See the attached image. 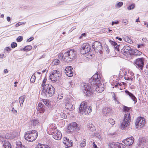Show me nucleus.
Wrapping results in <instances>:
<instances>
[{"instance_id":"c9c22d12","label":"nucleus","mask_w":148,"mask_h":148,"mask_svg":"<svg viewBox=\"0 0 148 148\" xmlns=\"http://www.w3.org/2000/svg\"><path fill=\"white\" fill-rule=\"evenodd\" d=\"M19 102L21 104H21H23L24 101V97L23 96H21L20 97L19 99Z\"/></svg>"},{"instance_id":"864d4df0","label":"nucleus","mask_w":148,"mask_h":148,"mask_svg":"<svg viewBox=\"0 0 148 148\" xmlns=\"http://www.w3.org/2000/svg\"><path fill=\"white\" fill-rule=\"evenodd\" d=\"M12 111L13 112L16 114H17V111L16 110H15L14 108H13L12 110Z\"/></svg>"},{"instance_id":"9b49d317","label":"nucleus","mask_w":148,"mask_h":148,"mask_svg":"<svg viewBox=\"0 0 148 148\" xmlns=\"http://www.w3.org/2000/svg\"><path fill=\"white\" fill-rule=\"evenodd\" d=\"M90 49V47L88 43H84L82 45L80 52L81 54H85L89 52Z\"/></svg>"},{"instance_id":"7c9ffc66","label":"nucleus","mask_w":148,"mask_h":148,"mask_svg":"<svg viewBox=\"0 0 148 148\" xmlns=\"http://www.w3.org/2000/svg\"><path fill=\"white\" fill-rule=\"evenodd\" d=\"M39 123L38 121L37 120H33L31 122V125L34 126H38Z\"/></svg>"},{"instance_id":"09e8293b","label":"nucleus","mask_w":148,"mask_h":148,"mask_svg":"<svg viewBox=\"0 0 148 148\" xmlns=\"http://www.w3.org/2000/svg\"><path fill=\"white\" fill-rule=\"evenodd\" d=\"M23 40V37L21 36H19L17 38L16 40L17 42H20L22 41Z\"/></svg>"},{"instance_id":"2f4dec72","label":"nucleus","mask_w":148,"mask_h":148,"mask_svg":"<svg viewBox=\"0 0 148 148\" xmlns=\"http://www.w3.org/2000/svg\"><path fill=\"white\" fill-rule=\"evenodd\" d=\"M38 148H50V147L47 145L42 144H38Z\"/></svg>"},{"instance_id":"a19ab883","label":"nucleus","mask_w":148,"mask_h":148,"mask_svg":"<svg viewBox=\"0 0 148 148\" xmlns=\"http://www.w3.org/2000/svg\"><path fill=\"white\" fill-rule=\"evenodd\" d=\"M108 121L112 125H113L115 123V122L114 120L112 119H109L108 120Z\"/></svg>"},{"instance_id":"20e7f679","label":"nucleus","mask_w":148,"mask_h":148,"mask_svg":"<svg viewBox=\"0 0 148 148\" xmlns=\"http://www.w3.org/2000/svg\"><path fill=\"white\" fill-rule=\"evenodd\" d=\"M86 102L83 101L82 102L80 105L79 108V111L82 114H88L92 112V108L90 106H86Z\"/></svg>"},{"instance_id":"c03bdc74","label":"nucleus","mask_w":148,"mask_h":148,"mask_svg":"<svg viewBox=\"0 0 148 148\" xmlns=\"http://www.w3.org/2000/svg\"><path fill=\"white\" fill-rule=\"evenodd\" d=\"M130 109V108L128 107L125 106H124L123 108V110L125 112H127Z\"/></svg>"},{"instance_id":"7ed1b4c3","label":"nucleus","mask_w":148,"mask_h":148,"mask_svg":"<svg viewBox=\"0 0 148 148\" xmlns=\"http://www.w3.org/2000/svg\"><path fill=\"white\" fill-rule=\"evenodd\" d=\"M38 133L36 130H32L31 131L27 132L25 135V139L29 142H32L36 138Z\"/></svg>"},{"instance_id":"5fc2aeb1","label":"nucleus","mask_w":148,"mask_h":148,"mask_svg":"<svg viewBox=\"0 0 148 148\" xmlns=\"http://www.w3.org/2000/svg\"><path fill=\"white\" fill-rule=\"evenodd\" d=\"M34 39V37H31L30 38L28 39L27 42H30L32 40Z\"/></svg>"},{"instance_id":"f3484780","label":"nucleus","mask_w":148,"mask_h":148,"mask_svg":"<svg viewBox=\"0 0 148 148\" xmlns=\"http://www.w3.org/2000/svg\"><path fill=\"white\" fill-rule=\"evenodd\" d=\"M63 143L66 145L65 147L66 148H68L71 146L73 144L72 141L70 140L69 139L66 137L64 138Z\"/></svg>"},{"instance_id":"13d9d810","label":"nucleus","mask_w":148,"mask_h":148,"mask_svg":"<svg viewBox=\"0 0 148 148\" xmlns=\"http://www.w3.org/2000/svg\"><path fill=\"white\" fill-rule=\"evenodd\" d=\"M21 25V24L20 23H17L16 24L15 26L16 27H18L20 25Z\"/></svg>"},{"instance_id":"f704fd0d","label":"nucleus","mask_w":148,"mask_h":148,"mask_svg":"<svg viewBox=\"0 0 148 148\" xmlns=\"http://www.w3.org/2000/svg\"><path fill=\"white\" fill-rule=\"evenodd\" d=\"M67 72H66V75L69 77H71L73 75V73L71 71H66Z\"/></svg>"},{"instance_id":"dca6fc26","label":"nucleus","mask_w":148,"mask_h":148,"mask_svg":"<svg viewBox=\"0 0 148 148\" xmlns=\"http://www.w3.org/2000/svg\"><path fill=\"white\" fill-rule=\"evenodd\" d=\"M110 148H125V146L122 143H112L109 145Z\"/></svg>"},{"instance_id":"052dcab7","label":"nucleus","mask_w":148,"mask_h":148,"mask_svg":"<svg viewBox=\"0 0 148 148\" xmlns=\"http://www.w3.org/2000/svg\"><path fill=\"white\" fill-rule=\"evenodd\" d=\"M7 20L8 22H10L11 20L9 16L7 17Z\"/></svg>"},{"instance_id":"3c124183","label":"nucleus","mask_w":148,"mask_h":148,"mask_svg":"<svg viewBox=\"0 0 148 148\" xmlns=\"http://www.w3.org/2000/svg\"><path fill=\"white\" fill-rule=\"evenodd\" d=\"M55 129L52 126L49 129L51 133H53L54 132Z\"/></svg>"},{"instance_id":"412c9836","label":"nucleus","mask_w":148,"mask_h":148,"mask_svg":"<svg viewBox=\"0 0 148 148\" xmlns=\"http://www.w3.org/2000/svg\"><path fill=\"white\" fill-rule=\"evenodd\" d=\"M97 86L95 88L96 91L98 92H102L104 90V85L99 83L97 85Z\"/></svg>"},{"instance_id":"f8f14e48","label":"nucleus","mask_w":148,"mask_h":148,"mask_svg":"<svg viewBox=\"0 0 148 148\" xmlns=\"http://www.w3.org/2000/svg\"><path fill=\"white\" fill-rule=\"evenodd\" d=\"M145 123V120L144 118L142 117H138L136 120L135 125L137 128H141L144 126Z\"/></svg>"},{"instance_id":"393cba45","label":"nucleus","mask_w":148,"mask_h":148,"mask_svg":"<svg viewBox=\"0 0 148 148\" xmlns=\"http://www.w3.org/2000/svg\"><path fill=\"white\" fill-rule=\"evenodd\" d=\"M125 93L128 95L134 102L135 103L137 101V100L135 97L131 93L128 91L126 90L125 91Z\"/></svg>"},{"instance_id":"c85d7f7f","label":"nucleus","mask_w":148,"mask_h":148,"mask_svg":"<svg viewBox=\"0 0 148 148\" xmlns=\"http://www.w3.org/2000/svg\"><path fill=\"white\" fill-rule=\"evenodd\" d=\"M65 108L69 110H71L74 108L73 105L70 103H67L65 105Z\"/></svg>"},{"instance_id":"e2e57ef3","label":"nucleus","mask_w":148,"mask_h":148,"mask_svg":"<svg viewBox=\"0 0 148 148\" xmlns=\"http://www.w3.org/2000/svg\"><path fill=\"white\" fill-rule=\"evenodd\" d=\"M116 39H118L120 41H121L122 40V39L121 38H119L118 36L116 37Z\"/></svg>"},{"instance_id":"338daca9","label":"nucleus","mask_w":148,"mask_h":148,"mask_svg":"<svg viewBox=\"0 0 148 148\" xmlns=\"http://www.w3.org/2000/svg\"><path fill=\"white\" fill-rule=\"evenodd\" d=\"M16 148H26L24 145H23L22 146L20 147H16Z\"/></svg>"},{"instance_id":"a878e982","label":"nucleus","mask_w":148,"mask_h":148,"mask_svg":"<svg viewBox=\"0 0 148 148\" xmlns=\"http://www.w3.org/2000/svg\"><path fill=\"white\" fill-rule=\"evenodd\" d=\"M131 55L138 56L141 55L142 52L138 50L133 49Z\"/></svg>"},{"instance_id":"79ce46f5","label":"nucleus","mask_w":148,"mask_h":148,"mask_svg":"<svg viewBox=\"0 0 148 148\" xmlns=\"http://www.w3.org/2000/svg\"><path fill=\"white\" fill-rule=\"evenodd\" d=\"M35 79H36V77L34 75H33L32 76L30 79V81L32 83H34V82H35Z\"/></svg>"},{"instance_id":"9d476101","label":"nucleus","mask_w":148,"mask_h":148,"mask_svg":"<svg viewBox=\"0 0 148 148\" xmlns=\"http://www.w3.org/2000/svg\"><path fill=\"white\" fill-rule=\"evenodd\" d=\"M92 46L95 51H98L100 54L102 53L103 48L101 42L98 41H95L92 43Z\"/></svg>"},{"instance_id":"603ef678","label":"nucleus","mask_w":148,"mask_h":148,"mask_svg":"<svg viewBox=\"0 0 148 148\" xmlns=\"http://www.w3.org/2000/svg\"><path fill=\"white\" fill-rule=\"evenodd\" d=\"M11 50V49L9 47H7L5 48L4 51H7L8 53H9Z\"/></svg>"},{"instance_id":"a18cd8bd","label":"nucleus","mask_w":148,"mask_h":148,"mask_svg":"<svg viewBox=\"0 0 148 148\" xmlns=\"http://www.w3.org/2000/svg\"><path fill=\"white\" fill-rule=\"evenodd\" d=\"M17 46V44L14 42H13L11 44V47L12 48H14Z\"/></svg>"},{"instance_id":"aec40b11","label":"nucleus","mask_w":148,"mask_h":148,"mask_svg":"<svg viewBox=\"0 0 148 148\" xmlns=\"http://www.w3.org/2000/svg\"><path fill=\"white\" fill-rule=\"evenodd\" d=\"M134 138L132 136L126 139L124 141V143L127 145H132L134 142Z\"/></svg>"},{"instance_id":"de8ad7c7","label":"nucleus","mask_w":148,"mask_h":148,"mask_svg":"<svg viewBox=\"0 0 148 148\" xmlns=\"http://www.w3.org/2000/svg\"><path fill=\"white\" fill-rule=\"evenodd\" d=\"M109 42L111 43L112 45L114 46V47L117 45V43H116L115 41H113L110 40H109Z\"/></svg>"},{"instance_id":"37998d69","label":"nucleus","mask_w":148,"mask_h":148,"mask_svg":"<svg viewBox=\"0 0 148 148\" xmlns=\"http://www.w3.org/2000/svg\"><path fill=\"white\" fill-rule=\"evenodd\" d=\"M120 47V46H118V45H117L114 47L115 49V51L116 53L119 51L120 50L119 47Z\"/></svg>"},{"instance_id":"72a5a7b5","label":"nucleus","mask_w":148,"mask_h":148,"mask_svg":"<svg viewBox=\"0 0 148 148\" xmlns=\"http://www.w3.org/2000/svg\"><path fill=\"white\" fill-rule=\"evenodd\" d=\"M32 48V46L28 45L25 46L24 49V50L25 51H29Z\"/></svg>"},{"instance_id":"2eb2a0df","label":"nucleus","mask_w":148,"mask_h":148,"mask_svg":"<svg viewBox=\"0 0 148 148\" xmlns=\"http://www.w3.org/2000/svg\"><path fill=\"white\" fill-rule=\"evenodd\" d=\"M147 140L145 137H140L139 138L137 143L138 147H143V146L146 145L147 143Z\"/></svg>"},{"instance_id":"5701e85b","label":"nucleus","mask_w":148,"mask_h":148,"mask_svg":"<svg viewBox=\"0 0 148 148\" xmlns=\"http://www.w3.org/2000/svg\"><path fill=\"white\" fill-rule=\"evenodd\" d=\"M57 130V133L53 136V137L56 140H59L62 137V135L61 132L59 130Z\"/></svg>"},{"instance_id":"39448f33","label":"nucleus","mask_w":148,"mask_h":148,"mask_svg":"<svg viewBox=\"0 0 148 148\" xmlns=\"http://www.w3.org/2000/svg\"><path fill=\"white\" fill-rule=\"evenodd\" d=\"M61 76L60 72L56 70H53L51 71V74L49 76V78L52 82L57 83Z\"/></svg>"},{"instance_id":"ea45409f","label":"nucleus","mask_w":148,"mask_h":148,"mask_svg":"<svg viewBox=\"0 0 148 148\" xmlns=\"http://www.w3.org/2000/svg\"><path fill=\"white\" fill-rule=\"evenodd\" d=\"M42 101L44 104L47 106L49 105L50 103L49 101L47 99H42Z\"/></svg>"},{"instance_id":"bb28decb","label":"nucleus","mask_w":148,"mask_h":148,"mask_svg":"<svg viewBox=\"0 0 148 148\" xmlns=\"http://www.w3.org/2000/svg\"><path fill=\"white\" fill-rule=\"evenodd\" d=\"M3 146L5 148H11V146L10 143L8 141L4 140L2 142Z\"/></svg>"},{"instance_id":"6e6d98bb","label":"nucleus","mask_w":148,"mask_h":148,"mask_svg":"<svg viewBox=\"0 0 148 148\" xmlns=\"http://www.w3.org/2000/svg\"><path fill=\"white\" fill-rule=\"evenodd\" d=\"M67 69H68V71H72V69H73V68H72V67L71 66H68L67 67Z\"/></svg>"},{"instance_id":"6ab92c4d","label":"nucleus","mask_w":148,"mask_h":148,"mask_svg":"<svg viewBox=\"0 0 148 148\" xmlns=\"http://www.w3.org/2000/svg\"><path fill=\"white\" fill-rule=\"evenodd\" d=\"M18 134L16 132H10L6 134L5 137L7 139H12L15 137Z\"/></svg>"},{"instance_id":"1a4fd4ad","label":"nucleus","mask_w":148,"mask_h":148,"mask_svg":"<svg viewBox=\"0 0 148 148\" xmlns=\"http://www.w3.org/2000/svg\"><path fill=\"white\" fill-rule=\"evenodd\" d=\"M82 88L84 92L85 95L89 96L92 94V89L90 85L85 84Z\"/></svg>"},{"instance_id":"6e6552de","label":"nucleus","mask_w":148,"mask_h":148,"mask_svg":"<svg viewBox=\"0 0 148 148\" xmlns=\"http://www.w3.org/2000/svg\"><path fill=\"white\" fill-rule=\"evenodd\" d=\"M130 121V113H127L125 114L123 120L121 123V128L122 129H124L129 124V121Z\"/></svg>"},{"instance_id":"58836bf2","label":"nucleus","mask_w":148,"mask_h":148,"mask_svg":"<svg viewBox=\"0 0 148 148\" xmlns=\"http://www.w3.org/2000/svg\"><path fill=\"white\" fill-rule=\"evenodd\" d=\"M135 6V5L134 3L132 4L131 5L129 6L127 8V9L128 10H130L134 9Z\"/></svg>"},{"instance_id":"cd10ccee","label":"nucleus","mask_w":148,"mask_h":148,"mask_svg":"<svg viewBox=\"0 0 148 148\" xmlns=\"http://www.w3.org/2000/svg\"><path fill=\"white\" fill-rule=\"evenodd\" d=\"M87 127L88 128V130L91 131H93L95 130L94 125L91 122L88 123L87 124Z\"/></svg>"},{"instance_id":"f03ea898","label":"nucleus","mask_w":148,"mask_h":148,"mask_svg":"<svg viewBox=\"0 0 148 148\" xmlns=\"http://www.w3.org/2000/svg\"><path fill=\"white\" fill-rule=\"evenodd\" d=\"M41 94L46 97H49L53 96L54 94L55 90L54 87L50 84H46L42 90Z\"/></svg>"},{"instance_id":"4be33fe9","label":"nucleus","mask_w":148,"mask_h":148,"mask_svg":"<svg viewBox=\"0 0 148 148\" xmlns=\"http://www.w3.org/2000/svg\"><path fill=\"white\" fill-rule=\"evenodd\" d=\"M134 78V74L131 72H129L125 75V79L127 80H132Z\"/></svg>"},{"instance_id":"680f3d73","label":"nucleus","mask_w":148,"mask_h":148,"mask_svg":"<svg viewBox=\"0 0 148 148\" xmlns=\"http://www.w3.org/2000/svg\"><path fill=\"white\" fill-rule=\"evenodd\" d=\"M62 98H63L62 96H61L60 95V96H59V95L58 96V98L59 99H62Z\"/></svg>"},{"instance_id":"69168bd1","label":"nucleus","mask_w":148,"mask_h":148,"mask_svg":"<svg viewBox=\"0 0 148 148\" xmlns=\"http://www.w3.org/2000/svg\"><path fill=\"white\" fill-rule=\"evenodd\" d=\"M4 56V54H0V58H2Z\"/></svg>"},{"instance_id":"b1692460","label":"nucleus","mask_w":148,"mask_h":148,"mask_svg":"<svg viewBox=\"0 0 148 148\" xmlns=\"http://www.w3.org/2000/svg\"><path fill=\"white\" fill-rule=\"evenodd\" d=\"M37 110L41 113H43L45 112V106L43 104L39 103L38 105Z\"/></svg>"},{"instance_id":"774afa93","label":"nucleus","mask_w":148,"mask_h":148,"mask_svg":"<svg viewBox=\"0 0 148 148\" xmlns=\"http://www.w3.org/2000/svg\"><path fill=\"white\" fill-rule=\"evenodd\" d=\"M45 84V83H43V82H42V85H41V86L42 87H43V88L45 86V85H46V84Z\"/></svg>"},{"instance_id":"4468645a","label":"nucleus","mask_w":148,"mask_h":148,"mask_svg":"<svg viewBox=\"0 0 148 148\" xmlns=\"http://www.w3.org/2000/svg\"><path fill=\"white\" fill-rule=\"evenodd\" d=\"M133 48L129 46H125L123 48L121 49V51L124 55L126 54L131 55Z\"/></svg>"},{"instance_id":"49530a36","label":"nucleus","mask_w":148,"mask_h":148,"mask_svg":"<svg viewBox=\"0 0 148 148\" xmlns=\"http://www.w3.org/2000/svg\"><path fill=\"white\" fill-rule=\"evenodd\" d=\"M16 147H20L23 146L22 145L20 141H18L16 142Z\"/></svg>"},{"instance_id":"c756f323","label":"nucleus","mask_w":148,"mask_h":148,"mask_svg":"<svg viewBox=\"0 0 148 148\" xmlns=\"http://www.w3.org/2000/svg\"><path fill=\"white\" fill-rule=\"evenodd\" d=\"M123 38L125 41L130 44L133 43V41L131 40L130 38L128 36L125 35L123 36Z\"/></svg>"},{"instance_id":"0eeeda50","label":"nucleus","mask_w":148,"mask_h":148,"mask_svg":"<svg viewBox=\"0 0 148 148\" xmlns=\"http://www.w3.org/2000/svg\"><path fill=\"white\" fill-rule=\"evenodd\" d=\"M144 60L145 59L143 57L136 59L134 62V64L140 70H142L144 66Z\"/></svg>"},{"instance_id":"f257e3e1","label":"nucleus","mask_w":148,"mask_h":148,"mask_svg":"<svg viewBox=\"0 0 148 148\" xmlns=\"http://www.w3.org/2000/svg\"><path fill=\"white\" fill-rule=\"evenodd\" d=\"M61 57V58L65 62L69 63L74 61L76 58V52L73 49L68 50L64 54L62 53L59 55V57Z\"/></svg>"},{"instance_id":"8fccbe9b","label":"nucleus","mask_w":148,"mask_h":148,"mask_svg":"<svg viewBox=\"0 0 148 148\" xmlns=\"http://www.w3.org/2000/svg\"><path fill=\"white\" fill-rule=\"evenodd\" d=\"M122 22L124 25H126L128 23V21L126 19H123L122 20Z\"/></svg>"},{"instance_id":"a211bd4d","label":"nucleus","mask_w":148,"mask_h":148,"mask_svg":"<svg viewBox=\"0 0 148 148\" xmlns=\"http://www.w3.org/2000/svg\"><path fill=\"white\" fill-rule=\"evenodd\" d=\"M112 109L110 107H106L104 108L103 110V114L106 116H108L110 114Z\"/></svg>"},{"instance_id":"4c0bfd02","label":"nucleus","mask_w":148,"mask_h":148,"mask_svg":"<svg viewBox=\"0 0 148 148\" xmlns=\"http://www.w3.org/2000/svg\"><path fill=\"white\" fill-rule=\"evenodd\" d=\"M86 140L84 139L80 143V145L81 147H84L86 145Z\"/></svg>"},{"instance_id":"e433bc0d","label":"nucleus","mask_w":148,"mask_h":148,"mask_svg":"<svg viewBox=\"0 0 148 148\" xmlns=\"http://www.w3.org/2000/svg\"><path fill=\"white\" fill-rule=\"evenodd\" d=\"M60 62V61L59 60L57 59H55L54 60L53 62V64L55 65H58Z\"/></svg>"},{"instance_id":"0e129e2a","label":"nucleus","mask_w":148,"mask_h":148,"mask_svg":"<svg viewBox=\"0 0 148 148\" xmlns=\"http://www.w3.org/2000/svg\"><path fill=\"white\" fill-rule=\"evenodd\" d=\"M113 99L115 101L116 100V96H115V94H114V95L113 96Z\"/></svg>"},{"instance_id":"ddd939ff","label":"nucleus","mask_w":148,"mask_h":148,"mask_svg":"<svg viewBox=\"0 0 148 148\" xmlns=\"http://www.w3.org/2000/svg\"><path fill=\"white\" fill-rule=\"evenodd\" d=\"M79 125L77 124L76 122H73L70 124L68 127V130L70 132L72 131L75 130H80Z\"/></svg>"},{"instance_id":"bf43d9fd","label":"nucleus","mask_w":148,"mask_h":148,"mask_svg":"<svg viewBox=\"0 0 148 148\" xmlns=\"http://www.w3.org/2000/svg\"><path fill=\"white\" fill-rule=\"evenodd\" d=\"M46 81H47V78L46 77H45L43 81L42 82L43 83H45V84Z\"/></svg>"},{"instance_id":"423d86ee","label":"nucleus","mask_w":148,"mask_h":148,"mask_svg":"<svg viewBox=\"0 0 148 148\" xmlns=\"http://www.w3.org/2000/svg\"><path fill=\"white\" fill-rule=\"evenodd\" d=\"M100 79V75L97 73L94 74L92 77L89 79V83L92 86H97L99 83Z\"/></svg>"},{"instance_id":"473e14b6","label":"nucleus","mask_w":148,"mask_h":148,"mask_svg":"<svg viewBox=\"0 0 148 148\" xmlns=\"http://www.w3.org/2000/svg\"><path fill=\"white\" fill-rule=\"evenodd\" d=\"M123 4V3L122 2H120L115 5V7L117 8H119L121 7Z\"/></svg>"},{"instance_id":"4d7b16f0","label":"nucleus","mask_w":148,"mask_h":148,"mask_svg":"<svg viewBox=\"0 0 148 148\" xmlns=\"http://www.w3.org/2000/svg\"><path fill=\"white\" fill-rule=\"evenodd\" d=\"M92 145L94 148H98L96 145L95 143H93Z\"/></svg>"}]
</instances>
